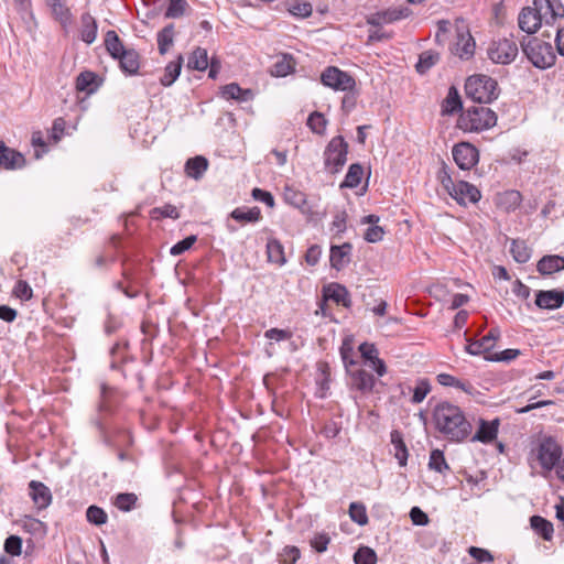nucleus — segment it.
<instances>
[{
	"label": "nucleus",
	"mask_w": 564,
	"mask_h": 564,
	"mask_svg": "<svg viewBox=\"0 0 564 564\" xmlns=\"http://www.w3.org/2000/svg\"><path fill=\"white\" fill-rule=\"evenodd\" d=\"M435 430L451 443H462L473 432V424L465 412L449 401L436 403L432 410Z\"/></svg>",
	"instance_id": "f257e3e1"
},
{
	"label": "nucleus",
	"mask_w": 564,
	"mask_h": 564,
	"mask_svg": "<svg viewBox=\"0 0 564 564\" xmlns=\"http://www.w3.org/2000/svg\"><path fill=\"white\" fill-rule=\"evenodd\" d=\"M105 47L109 55L119 62L121 72L127 76L139 74L140 54L132 47H126L116 31L109 30L105 34Z\"/></svg>",
	"instance_id": "f03ea898"
},
{
	"label": "nucleus",
	"mask_w": 564,
	"mask_h": 564,
	"mask_svg": "<svg viewBox=\"0 0 564 564\" xmlns=\"http://www.w3.org/2000/svg\"><path fill=\"white\" fill-rule=\"evenodd\" d=\"M520 46L522 53L534 67L547 69L555 65L556 55L551 43L535 36H523Z\"/></svg>",
	"instance_id": "7ed1b4c3"
},
{
	"label": "nucleus",
	"mask_w": 564,
	"mask_h": 564,
	"mask_svg": "<svg viewBox=\"0 0 564 564\" xmlns=\"http://www.w3.org/2000/svg\"><path fill=\"white\" fill-rule=\"evenodd\" d=\"M496 123V112L480 105L469 107L466 111L462 112L457 121V127L463 131L479 132L492 128Z\"/></svg>",
	"instance_id": "20e7f679"
},
{
	"label": "nucleus",
	"mask_w": 564,
	"mask_h": 564,
	"mask_svg": "<svg viewBox=\"0 0 564 564\" xmlns=\"http://www.w3.org/2000/svg\"><path fill=\"white\" fill-rule=\"evenodd\" d=\"M465 93L468 98L478 104H490L498 98L499 87L492 77L478 74L466 79Z\"/></svg>",
	"instance_id": "39448f33"
},
{
	"label": "nucleus",
	"mask_w": 564,
	"mask_h": 564,
	"mask_svg": "<svg viewBox=\"0 0 564 564\" xmlns=\"http://www.w3.org/2000/svg\"><path fill=\"white\" fill-rule=\"evenodd\" d=\"M348 148L341 135L332 138L327 143L324 150V165L329 173L336 174L341 171L347 162Z\"/></svg>",
	"instance_id": "423d86ee"
},
{
	"label": "nucleus",
	"mask_w": 564,
	"mask_h": 564,
	"mask_svg": "<svg viewBox=\"0 0 564 564\" xmlns=\"http://www.w3.org/2000/svg\"><path fill=\"white\" fill-rule=\"evenodd\" d=\"M532 452L535 453L541 467L549 471L556 466L562 456V447L552 436L543 437Z\"/></svg>",
	"instance_id": "0eeeda50"
},
{
	"label": "nucleus",
	"mask_w": 564,
	"mask_h": 564,
	"mask_svg": "<svg viewBox=\"0 0 564 564\" xmlns=\"http://www.w3.org/2000/svg\"><path fill=\"white\" fill-rule=\"evenodd\" d=\"M489 59L495 64L509 65L519 54L516 41L510 37H503L492 41L487 50Z\"/></svg>",
	"instance_id": "6e6552de"
},
{
	"label": "nucleus",
	"mask_w": 564,
	"mask_h": 564,
	"mask_svg": "<svg viewBox=\"0 0 564 564\" xmlns=\"http://www.w3.org/2000/svg\"><path fill=\"white\" fill-rule=\"evenodd\" d=\"M321 82L324 86L334 90L347 93H350L356 86L355 78L336 66L325 68L321 75Z\"/></svg>",
	"instance_id": "1a4fd4ad"
},
{
	"label": "nucleus",
	"mask_w": 564,
	"mask_h": 564,
	"mask_svg": "<svg viewBox=\"0 0 564 564\" xmlns=\"http://www.w3.org/2000/svg\"><path fill=\"white\" fill-rule=\"evenodd\" d=\"M455 163L460 170H470L479 161L478 149L469 142H459L452 149Z\"/></svg>",
	"instance_id": "9d476101"
},
{
	"label": "nucleus",
	"mask_w": 564,
	"mask_h": 564,
	"mask_svg": "<svg viewBox=\"0 0 564 564\" xmlns=\"http://www.w3.org/2000/svg\"><path fill=\"white\" fill-rule=\"evenodd\" d=\"M448 195L462 206H466L468 203L476 204L481 198L480 191L466 181L456 182L454 189Z\"/></svg>",
	"instance_id": "9b49d317"
},
{
	"label": "nucleus",
	"mask_w": 564,
	"mask_h": 564,
	"mask_svg": "<svg viewBox=\"0 0 564 564\" xmlns=\"http://www.w3.org/2000/svg\"><path fill=\"white\" fill-rule=\"evenodd\" d=\"M501 333L498 327L491 328L487 335L481 339L471 340L467 339L468 344L465 349L469 355L479 356L485 352H489L496 345V341L500 338Z\"/></svg>",
	"instance_id": "f8f14e48"
},
{
	"label": "nucleus",
	"mask_w": 564,
	"mask_h": 564,
	"mask_svg": "<svg viewBox=\"0 0 564 564\" xmlns=\"http://www.w3.org/2000/svg\"><path fill=\"white\" fill-rule=\"evenodd\" d=\"M351 380V387L362 394H369L376 386L375 377L362 368L354 367L350 371H346Z\"/></svg>",
	"instance_id": "ddd939ff"
},
{
	"label": "nucleus",
	"mask_w": 564,
	"mask_h": 564,
	"mask_svg": "<svg viewBox=\"0 0 564 564\" xmlns=\"http://www.w3.org/2000/svg\"><path fill=\"white\" fill-rule=\"evenodd\" d=\"M564 304V291L561 289L541 290L535 293V305L541 310H556Z\"/></svg>",
	"instance_id": "4468645a"
},
{
	"label": "nucleus",
	"mask_w": 564,
	"mask_h": 564,
	"mask_svg": "<svg viewBox=\"0 0 564 564\" xmlns=\"http://www.w3.org/2000/svg\"><path fill=\"white\" fill-rule=\"evenodd\" d=\"M409 14L408 9L389 8L383 11L370 13L367 17V23L372 26H381L406 18Z\"/></svg>",
	"instance_id": "2eb2a0df"
},
{
	"label": "nucleus",
	"mask_w": 564,
	"mask_h": 564,
	"mask_svg": "<svg viewBox=\"0 0 564 564\" xmlns=\"http://www.w3.org/2000/svg\"><path fill=\"white\" fill-rule=\"evenodd\" d=\"M26 163L24 155L6 145V143L0 140V167L4 170H20Z\"/></svg>",
	"instance_id": "dca6fc26"
},
{
	"label": "nucleus",
	"mask_w": 564,
	"mask_h": 564,
	"mask_svg": "<svg viewBox=\"0 0 564 564\" xmlns=\"http://www.w3.org/2000/svg\"><path fill=\"white\" fill-rule=\"evenodd\" d=\"M29 496L39 511L46 509L53 498L50 488L37 480L29 482Z\"/></svg>",
	"instance_id": "f3484780"
},
{
	"label": "nucleus",
	"mask_w": 564,
	"mask_h": 564,
	"mask_svg": "<svg viewBox=\"0 0 564 564\" xmlns=\"http://www.w3.org/2000/svg\"><path fill=\"white\" fill-rule=\"evenodd\" d=\"M532 7H524L518 15V25L521 31L532 35L541 28V17L536 14Z\"/></svg>",
	"instance_id": "a211bd4d"
},
{
	"label": "nucleus",
	"mask_w": 564,
	"mask_h": 564,
	"mask_svg": "<svg viewBox=\"0 0 564 564\" xmlns=\"http://www.w3.org/2000/svg\"><path fill=\"white\" fill-rule=\"evenodd\" d=\"M45 3L50 8L52 17L62 28L66 29L72 24L73 14L66 0H45Z\"/></svg>",
	"instance_id": "6ab92c4d"
},
{
	"label": "nucleus",
	"mask_w": 564,
	"mask_h": 564,
	"mask_svg": "<svg viewBox=\"0 0 564 564\" xmlns=\"http://www.w3.org/2000/svg\"><path fill=\"white\" fill-rule=\"evenodd\" d=\"M499 424V419H495L490 422L480 419L479 427L476 431V433L471 436L470 441L480 442L484 444L492 442L497 437Z\"/></svg>",
	"instance_id": "aec40b11"
},
{
	"label": "nucleus",
	"mask_w": 564,
	"mask_h": 564,
	"mask_svg": "<svg viewBox=\"0 0 564 564\" xmlns=\"http://www.w3.org/2000/svg\"><path fill=\"white\" fill-rule=\"evenodd\" d=\"M352 246L350 242H344L341 246L330 247V267L337 271L344 269L350 261Z\"/></svg>",
	"instance_id": "412c9836"
},
{
	"label": "nucleus",
	"mask_w": 564,
	"mask_h": 564,
	"mask_svg": "<svg viewBox=\"0 0 564 564\" xmlns=\"http://www.w3.org/2000/svg\"><path fill=\"white\" fill-rule=\"evenodd\" d=\"M324 297L326 300H332L336 304H340L347 308L351 306V299L347 288L339 283H330L325 286Z\"/></svg>",
	"instance_id": "4be33fe9"
},
{
	"label": "nucleus",
	"mask_w": 564,
	"mask_h": 564,
	"mask_svg": "<svg viewBox=\"0 0 564 564\" xmlns=\"http://www.w3.org/2000/svg\"><path fill=\"white\" fill-rule=\"evenodd\" d=\"M538 272L542 275H550L564 270V257L550 254L542 257L536 264Z\"/></svg>",
	"instance_id": "5701e85b"
},
{
	"label": "nucleus",
	"mask_w": 564,
	"mask_h": 564,
	"mask_svg": "<svg viewBox=\"0 0 564 564\" xmlns=\"http://www.w3.org/2000/svg\"><path fill=\"white\" fill-rule=\"evenodd\" d=\"M80 39L86 44H91L97 37L98 25L96 19L88 12L80 17Z\"/></svg>",
	"instance_id": "b1692460"
},
{
	"label": "nucleus",
	"mask_w": 564,
	"mask_h": 564,
	"mask_svg": "<svg viewBox=\"0 0 564 564\" xmlns=\"http://www.w3.org/2000/svg\"><path fill=\"white\" fill-rule=\"evenodd\" d=\"M390 442L394 449V457L398 459L400 466H405L408 463L409 451L404 443L403 435L399 430H392L390 433Z\"/></svg>",
	"instance_id": "393cba45"
},
{
	"label": "nucleus",
	"mask_w": 564,
	"mask_h": 564,
	"mask_svg": "<svg viewBox=\"0 0 564 564\" xmlns=\"http://www.w3.org/2000/svg\"><path fill=\"white\" fill-rule=\"evenodd\" d=\"M208 169V160L205 156L196 155L185 163V173L187 176L199 180Z\"/></svg>",
	"instance_id": "a878e982"
},
{
	"label": "nucleus",
	"mask_w": 564,
	"mask_h": 564,
	"mask_svg": "<svg viewBox=\"0 0 564 564\" xmlns=\"http://www.w3.org/2000/svg\"><path fill=\"white\" fill-rule=\"evenodd\" d=\"M100 86L98 76L90 70L82 72L76 78V89L78 91H85L86 94L95 93Z\"/></svg>",
	"instance_id": "bb28decb"
},
{
	"label": "nucleus",
	"mask_w": 564,
	"mask_h": 564,
	"mask_svg": "<svg viewBox=\"0 0 564 564\" xmlns=\"http://www.w3.org/2000/svg\"><path fill=\"white\" fill-rule=\"evenodd\" d=\"M221 96L226 99H235L237 101H249L253 97L251 89H243L236 83H230L221 88Z\"/></svg>",
	"instance_id": "cd10ccee"
},
{
	"label": "nucleus",
	"mask_w": 564,
	"mask_h": 564,
	"mask_svg": "<svg viewBox=\"0 0 564 564\" xmlns=\"http://www.w3.org/2000/svg\"><path fill=\"white\" fill-rule=\"evenodd\" d=\"M267 257L269 262L278 264L280 267L286 263L284 247L280 240L275 238H270L268 240Z\"/></svg>",
	"instance_id": "c85d7f7f"
},
{
	"label": "nucleus",
	"mask_w": 564,
	"mask_h": 564,
	"mask_svg": "<svg viewBox=\"0 0 564 564\" xmlns=\"http://www.w3.org/2000/svg\"><path fill=\"white\" fill-rule=\"evenodd\" d=\"M530 525L533 531L539 534L543 540L551 541L553 538V523L541 516H532L530 518Z\"/></svg>",
	"instance_id": "c756f323"
},
{
	"label": "nucleus",
	"mask_w": 564,
	"mask_h": 564,
	"mask_svg": "<svg viewBox=\"0 0 564 564\" xmlns=\"http://www.w3.org/2000/svg\"><path fill=\"white\" fill-rule=\"evenodd\" d=\"M183 65V56L178 55L175 61L170 62L165 68L164 74L160 78V84L164 87H170L180 76Z\"/></svg>",
	"instance_id": "7c9ffc66"
},
{
	"label": "nucleus",
	"mask_w": 564,
	"mask_h": 564,
	"mask_svg": "<svg viewBox=\"0 0 564 564\" xmlns=\"http://www.w3.org/2000/svg\"><path fill=\"white\" fill-rule=\"evenodd\" d=\"M295 59L291 54H282L272 65L271 74L275 77H285L295 69Z\"/></svg>",
	"instance_id": "2f4dec72"
},
{
	"label": "nucleus",
	"mask_w": 564,
	"mask_h": 564,
	"mask_svg": "<svg viewBox=\"0 0 564 564\" xmlns=\"http://www.w3.org/2000/svg\"><path fill=\"white\" fill-rule=\"evenodd\" d=\"M463 109V102L458 90L455 86H451L447 93L446 98L442 104V113L443 115H454L457 111Z\"/></svg>",
	"instance_id": "473e14b6"
},
{
	"label": "nucleus",
	"mask_w": 564,
	"mask_h": 564,
	"mask_svg": "<svg viewBox=\"0 0 564 564\" xmlns=\"http://www.w3.org/2000/svg\"><path fill=\"white\" fill-rule=\"evenodd\" d=\"M440 61V54L436 51L427 50L419 55L415 69L420 75L426 74Z\"/></svg>",
	"instance_id": "72a5a7b5"
},
{
	"label": "nucleus",
	"mask_w": 564,
	"mask_h": 564,
	"mask_svg": "<svg viewBox=\"0 0 564 564\" xmlns=\"http://www.w3.org/2000/svg\"><path fill=\"white\" fill-rule=\"evenodd\" d=\"M230 217L239 223H257L262 218L258 206L249 209L237 207L230 213Z\"/></svg>",
	"instance_id": "f704fd0d"
},
{
	"label": "nucleus",
	"mask_w": 564,
	"mask_h": 564,
	"mask_svg": "<svg viewBox=\"0 0 564 564\" xmlns=\"http://www.w3.org/2000/svg\"><path fill=\"white\" fill-rule=\"evenodd\" d=\"M364 167L360 163H352L347 171L340 188H356L362 178Z\"/></svg>",
	"instance_id": "c9c22d12"
},
{
	"label": "nucleus",
	"mask_w": 564,
	"mask_h": 564,
	"mask_svg": "<svg viewBox=\"0 0 564 564\" xmlns=\"http://www.w3.org/2000/svg\"><path fill=\"white\" fill-rule=\"evenodd\" d=\"M429 468L431 470H434L442 475H445L447 471L451 470V468L445 459L443 451H441L438 448L431 451L430 459H429Z\"/></svg>",
	"instance_id": "e433bc0d"
},
{
	"label": "nucleus",
	"mask_w": 564,
	"mask_h": 564,
	"mask_svg": "<svg viewBox=\"0 0 564 564\" xmlns=\"http://www.w3.org/2000/svg\"><path fill=\"white\" fill-rule=\"evenodd\" d=\"M187 66L195 70L208 68L207 51L203 47H196L188 57Z\"/></svg>",
	"instance_id": "4c0bfd02"
},
{
	"label": "nucleus",
	"mask_w": 564,
	"mask_h": 564,
	"mask_svg": "<svg viewBox=\"0 0 564 564\" xmlns=\"http://www.w3.org/2000/svg\"><path fill=\"white\" fill-rule=\"evenodd\" d=\"M174 25L167 24L158 33V46L161 55H164L173 44Z\"/></svg>",
	"instance_id": "58836bf2"
},
{
	"label": "nucleus",
	"mask_w": 564,
	"mask_h": 564,
	"mask_svg": "<svg viewBox=\"0 0 564 564\" xmlns=\"http://www.w3.org/2000/svg\"><path fill=\"white\" fill-rule=\"evenodd\" d=\"M456 53L460 58L468 59L475 53V41L470 34L466 39L463 34L458 35V42L456 43Z\"/></svg>",
	"instance_id": "ea45409f"
},
{
	"label": "nucleus",
	"mask_w": 564,
	"mask_h": 564,
	"mask_svg": "<svg viewBox=\"0 0 564 564\" xmlns=\"http://www.w3.org/2000/svg\"><path fill=\"white\" fill-rule=\"evenodd\" d=\"M510 252L518 263H525L531 258V250L523 240H512Z\"/></svg>",
	"instance_id": "a19ab883"
},
{
	"label": "nucleus",
	"mask_w": 564,
	"mask_h": 564,
	"mask_svg": "<svg viewBox=\"0 0 564 564\" xmlns=\"http://www.w3.org/2000/svg\"><path fill=\"white\" fill-rule=\"evenodd\" d=\"M138 497L133 492H121L115 497L113 505L123 512L131 511L137 503Z\"/></svg>",
	"instance_id": "79ce46f5"
},
{
	"label": "nucleus",
	"mask_w": 564,
	"mask_h": 564,
	"mask_svg": "<svg viewBox=\"0 0 564 564\" xmlns=\"http://www.w3.org/2000/svg\"><path fill=\"white\" fill-rule=\"evenodd\" d=\"M350 519L358 525L368 524V516L366 506L362 502H351L348 510Z\"/></svg>",
	"instance_id": "37998d69"
},
{
	"label": "nucleus",
	"mask_w": 564,
	"mask_h": 564,
	"mask_svg": "<svg viewBox=\"0 0 564 564\" xmlns=\"http://www.w3.org/2000/svg\"><path fill=\"white\" fill-rule=\"evenodd\" d=\"M306 124L312 132L323 135L326 130L327 119L322 112L314 111L308 116Z\"/></svg>",
	"instance_id": "c03bdc74"
},
{
	"label": "nucleus",
	"mask_w": 564,
	"mask_h": 564,
	"mask_svg": "<svg viewBox=\"0 0 564 564\" xmlns=\"http://www.w3.org/2000/svg\"><path fill=\"white\" fill-rule=\"evenodd\" d=\"M289 12L301 19H305L312 15L313 7L311 2L293 0L289 3Z\"/></svg>",
	"instance_id": "a18cd8bd"
},
{
	"label": "nucleus",
	"mask_w": 564,
	"mask_h": 564,
	"mask_svg": "<svg viewBox=\"0 0 564 564\" xmlns=\"http://www.w3.org/2000/svg\"><path fill=\"white\" fill-rule=\"evenodd\" d=\"M86 518L89 523L98 525V527L107 523V521H108L107 512L102 508L95 506V505L89 506L87 508Z\"/></svg>",
	"instance_id": "49530a36"
},
{
	"label": "nucleus",
	"mask_w": 564,
	"mask_h": 564,
	"mask_svg": "<svg viewBox=\"0 0 564 564\" xmlns=\"http://www.w3.org/2000/svg\"><path fill=\"white\" fill-rule=\"evenodd\" d=\"M377 553L369 546H360L354 554L355 564H376Z\"/></svg>",
	"instance_id": "de8ad7c7"
},
{
	"label": "nucleus",
	"mask_w": 564,
	"mask_h": 564,
	"mask_svg": "<svg viewBox=\"0 0 564 564\" xmlns=\"http://www.w3.org/2000/svg\"><path fill=\"white\" fill-rule=\"evenodd\" d=\"M521 200L522 195L519 191H508L501 196L500 204L510 212L516 210L520 206Z\"/></svg>",
	"instance_id": "09e8293b"
},
{
	"label": "nucleus",
	"mask_w": 564,
	"mask_h": 564,
	"mask_svg": "<svg viewBox=\"0 0 564 564\" xmlns=\"http://www.w3.org/2000/svg\"><path fill=\"white\" fill-rule=\"evenodd\" d=\"M187 8L188 3L186 0H170L164 15L165 18L176 19L182 17Z\"/></svg>",
	"instance_id": "8fccbe9b"
},
{
	"label": "nucleus",
	"mask_w": 564,
	"mask_h": 564,
	"mask_svg": "<svg viewBox=\"0 0 564 564\" xmlns=\"http://www.w3.org/2000/svg\"><path fill=\"white\" fill-rule=\"evenodd\" d=\"M151 216L153 219H160V218L177 219L180 217V213L174 205L165 204L162 207H154L151 210Z\"/></svg>",
	"instance_id": "3c124183"
},
{
	"label": "nucleus",
	"mask_w": 564,
	"mask_h": 564,
	"mask_svg": "<svg viewBox=\"0 0 564 564\" xmlns=\"http://www.w3.org/2000/svg\"><path fill=\"white\" fill-rule=\"evenodd\" d=\"M340 357L344 362L346 371H350L351 368L357 366V361L354 360V348L349 341L344 340L340 346Z\"/></svg>",
	"instance_id": "603ef678"
},
{
	"label": "nucleus",
	"mask_w": 564,
	"mask_h": 564,
	"mask_svg": "<svg viewBox=\"0 0 564 564\" xmlns=\"http://www.w3.org/2000/svg\"><path fill=\"white\" fill-rule=\"evenodd\" d=\"M431 391V384L427 379H420L416 387L413 390L411 402L414 404L421 403L429 392Z\"/></svg>",
	"instance_id": "864d4df0"
},
{
	"label": "nucleus",
	"mask_w": 564,
	"mask_h": 564,
	"mask_svg": "<svg viewBox=\"0 0 564 564\" xmlns=\"http://www.w3.org/2000/svg\"><path fill=\"white\" fill-rule=\"evenodd\" d=\"M347 219L348 215L346 210H337L334 215V219L330 225V230H334L336 232V236H340L347 229Z\"/></svg>",
	"instance_id": "5fc2aeb1"
},
{
	"label": "nucleus",
	"mask_w": 564,
	"mask_h": 564,
	"mask_svg": "<svg viewBox=\"0 0 564 564\" xmlns=\"http://www.w3.org/2000/svg\"><path fill=\"white\" fill-rule=\"evenodd\" d=\"M197 241V236L191 235L183 240L176 242L170 249V253L174 257L183 254L185 251L189 250L193 245Z\"/></svg>",
	"instance_id": "6e6d98bb"
},
{
	"label": "nucleus",
	"mask_w": 564,
	"mask_h": 564,
	"mask_svg": "<svg viewBox=\"0 0 564 564\" xmlns=\"http://www.w3.org/2000/svg\"><path fill=\"white\" fill-rule=\"evenodd\" d=\"M532 4V8L535 9L534 11L536 12V14L541 17V23L544 22L546 24L547 18H550L552 14V3L550 2V0H533Z\"/></svg>",
	"instance_id": "4d7b16f0"
},
{
	"label": "nucleus",
	"mask_w": 564,
	"mask_h": 564,
	"mask_svg": "<svg viewBox=\"0 0 564 564\" xmlns=\"http://www.w3.org/2000/svg\"><path fill=\"white\" fill-rule=\"evenodd\" d=\"M4 551L12 556H19L22 552V539L19 535L8 536L4 541Z\"/></svg>",
	"instance_id": "13d9d810"
},
{
	"label": "nucleus",
	"mask_w": 564,
	"mask_h": 564,
	"mask_svg": "<svg viewBox=\"0 0 564 564\" xmlns=\"http://www.w3.org/2000/svg\"><path fill=\"white\" fill-rule=\"evenodd\" d=\"M467 552L478 563L494 562V555L486 549L478 547V546H469Z\"/></svg>",
	"instance_id": "bf43d9fd"
},
{
	"label": "nucleus",
	"mask_w": 564,
	"mask_h": 564,
	"mask_svg": "<svg viewBox=\"0 0 564 564\" xmlns=\"http://www.w3.org/2000/svg\"><path fill=\"white\" fill-rule=\"evenodd\" d=\"M520 355L519 349H505L500 352L485 356L488 361H511Z\"/></svg>",
	"instance_id": "052dcab7"
},
{
	"label": "nucleus",
	"mask_w": 564,
	"mask_h": 564,
	"mask_svg": "<svg viewBox=\"0 0 564 564\" xmlns=\"http://www.w3.org/2000/svg\"><path fill=\"white\" fill-rule=\"evenodd\" d=\"M330 542V538L327 533H316L311 539V546L318 553H323L327 550V546Z\"/></svg>",
	"instance_id": "680f3d73"
},
{
	"label": "nucleus",
	"mask_w": 564,
	"mask_h": 564,
	"mask_svg": "<svg viewBox=\"0 0 564 564\" xmlns=\"http://www.w3.org/2000/svg\"><path fill=\"white\" fill-rule=\"evenodd\" d=\"M384 229L380 226H370L367 228L364 235V239L368 242L376 243L383 239Z\"/></svg>",
	"instance_id": "e2e57ef3"
},
{
	"label": "nucleus",
	"mask_w": 564,
	"mask_h": 564,
	"mask_svg": "<svg viewBox=\"0 0 564 564\" xmlns=\"http://www.w3.org/2000/svg\"><path fill=\"white\" fill-rule=\"evenodd\" d=\"M251 196L256 200H259V202L265 204L267 206H269L271 208L274 206V197L268 191H264L262 188L256 187V188L252 189Z\"/></svg>",
	"instance_id": "0e129e2a"
},
{
	"label": "nucleus",
	"mask_w": 564,
	"mask_h": 564,
	"mask_svg": "<svg viewBox=\"0 0 564 564\" xmlns=\"http://www.w3.org/2000/svg\"><path fill=\"white\" fill-rule=\"evenodd\" d=\"M93 424L96 427L101 442L105 445H107L109 447H112L113 446V442H112L111 437L109 436L102 420L100 417H96V419L93 420Z\"/></svg>",
	"instance_id": "69168bd1"
},
{
	"label": "nucleus",
	"mask_w": 564,
	"mask_h": 564,
	"mask_svg": "<svg viewBox=\"0 0 564 564\" xmlns=\"http://www.w3.org/2000/svg\"><path fill=\"white\" fill-rule=\"evenodd\" d=\"M552 14L546 20V25H553L558 18H564V4L561 0H550Z\"/></svg>",
	"instance_id": "338daca9"
},
{
	"label": "nucleus",
	"mask_w": 564,
	"mask_h": 564,
	"mask_svg": "<svg viewBox=\"0 0 564 564\" xmlns=\"http://www.w3.org/2000/svg\"><path fill=\"white\" fill-rule=\"evenodd\" d=\"M359 351L361 354V357L369 364H371L375 360V358L378 357V349L373 344H369V343L360 344Z\"/></svg>",
	"instance_id": "774afa93"
}]
</instances>
